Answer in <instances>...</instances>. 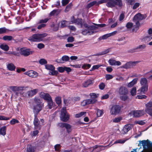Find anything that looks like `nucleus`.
I'll return each instance as SVG.
<instances>
[{"instance_id":"f257e3e1","label":"nucleus","mask_w":152,"mask_h":152,"mask_svg":"<svg viewBox=\"0 0 152 152\" xmlns=\"http://www.w3.org/2000/svg\"><path fill=\"white\" fill-rule=\"evenodd\" d=\"M47 35L46 33L37 34L33 35L28 39V40L33 42H40L43 40V38Z\"/></svg>"},{"instance_id":"f03ea898","label":"nucleus","mask_w":152,"mask_h":152,"mask_svg":"<svg viewBox=\"0 0 152 152\" xmlns=\"http://www.w3.org/2000/svg\"><path fill=\"white\" fill-rule=\"evenodd\" d=\"M40 96L47 102L49 108L51 109L53 105V102L50 95L48 93L41 92L40 94Z\"/></svg>"},{"instance_id":"7ed1b4c3","label":"nucleus","mask_w":152,"mask_h":152,"mask_svg":"<svg viewBox=\"0 0 152 152\" xmlns=\"http://www.w3.org/2000/svg\"><path fill=\"white\" fill-rule=\"evenodd\" d=\"M106 5L108 7L113 8L118 6L119 7H121L123 6L122 0H110L109 2L107 3Z\"/></svg>"},{"instance_id":"20e7f679","label":"nucleus","mask_w":152,"mask_h":152,"mask_svg":"<svg viewBox=\"0 0 152 152\" xmlns=\"http://www.w3.org/2000/svg\"><path fill=\"white\" fill-rule=\"evenodd\" d=\"M140 83L142 86L141 89L138 90V91H140L141 94H145V92H146L148 90V86L147 80L145 78H141Z\"/></svg>"},{"instance_id":"39448f33","label":"nucleus","mask_w":152,"mask_h":152,"mask_svg":"<svg viewBox=\"0 0 152 152\" xmlns=\"http://www.w3.org/2000/svg\"><path fill=\"white\" fill-rule=\"evenodd\" d=\"M60 118L61 120L64 122H67L69 118V115L67 113L66 110H64V108L63 110H62L61 111Z\"/></svg>"},{"instance_id":"423d86ee","label":"nucleus","mask_w":152,"mask_h":152,"mask_svg":"<svg viewBox=\"0 0 152 152\" xmlns=\"http://www.w3.org/2000/svg\"><path fill=\"white\" fill-rule=\"evenodd\" d=\"M82 20V19L81 18H75V17L73 16L71 17L70 24H75L77 25H79L82 28L83 25Z\"/></svg>"},{"instance_id":"0eeeda50","label":"nucleus","mask_w":152,"mask_h":152,"mask_svg":"<svg viewBox=\"0 0 152 152\" xmlns=\"http://www.w3.org/2000/svg\"><path fill=\"white\" fill-rule=\"evenodd\" d=\"M57 126L61 128H65L66 129V132L68 133H69L71 132L72 126L70 124L64 123H58Z\"/></svg>"},{"instance_id":"6e6552de","label":"nucleus","mask_w":152,"mask_h":152,"mask_svg":"<svg viewBox=\"0 0 152 152\" xmlns=\"http://www.w3.org/2000/svg\"><path fill=\"white\" fill-rule=\"evenodd\" d=\"M121 109V107L119 105H113L111 108L110 113L112 115H116L119 113Z\"/></svg>"},{"instance_id":"1a4fd4ad","label":"nucleus","mask_w":152,"mask_h":152,"mask_svg":"<svg viewBox=\"0 0 152 152\" xmlns=\"http://www.w3.org/2000/svg\"><path fill=\"white\" fill-rule=\"evenodd\" d=\"M33 124L34 126L35 129L37 130L40 129L41 128L40 122L37 118V115H34Z\"/></svg>"},{"instance_id":"9d476101","label":"nucleus","mask_w":152,"mask_h":152,"mask_svg":"<svg viewBox=\"0 0 152 152\" xmlns=\"http://www.w3.org/2000/svg\"><path fill=\"white\" fill-rule=\"evenodd\" d=\"M137 62H132L129 61L126 63L124 65L121 66V68H124L126 69L131 68H132L134 66H135Z\"/></svg>"},{"instance_id":"9b49d317","label":"nucleus","mask_w":152,"mask_h":152,"mask_svg":"<svg viewBox=\"0 0 152 152\" xmlns=\"http://www.w3.org/2000/svg\"><path fill=\"white\" fill-rule=\"evenodd\" d=\"M134 125L133 124H129L124 126L122 130L123 133L124 134H126L133 127Z\"/></svg>"},{"instance_id":"f8f14e48","label":"nucleus","mask_w":152,"mask_h":152,"mask_svg":"<svg viewBox=\"0 0 152 152\" xmlns=\"http://www.w3.org/2000/svg\"><path fill=\"white\" fill-rule=\"evenodd\" d=\"M33 51H30L29 50L25 48H21L20 49V54L21 55L25 56H27L30 54H32Z\"/></svg>"},{"instance_id":"ddd939ff","label":"nucleus","mask_w":152,"mask_h":152,"mask_svg":"<svg viewBox=\"0 0 152 152\" xmlns=\"http://www.w3.org/2000/svg\"><path fill=\"white\" fill-rule=\"evenodd\" d=\"M141 143L142 146L144 148H145L146 146L149 147H150L152 146V143H151L148 140H143L140 141V143L139 144L138 146L140 145V144Z\"/></svg>"},{"instance_id":"4468645a","label":"nucleus","mask_w":152,"mask_h":152,"mask_svg":"<svg viewBox=\"0 0 152 152\" xmlns=\"http://www.w3.org/2000/svg\"><path fill=\"white\" fill-rule=\"evenodd\" d=\"M128 92L127 88L124 86H121L119 89L118 93L120 95H126Z\"/></svg>"},{"instance_id":"2eb2a0df","label":"nucleus","mask_w":152,"mask_h":152,"mask_svg":"<svg viewBox=\"0 0 152 152\" xmlns=\"http://www.w3.org/2000/svg\"><path fill=\"white\" fill-rule=\"evenodd\" d=\"M134 117L137 118L139 117L142 115L144 114L143 110H134L132 112Z\"/></svg>"},{"instance_id":"dca6fc26","label":"nucleus","mask_w":152,"mask_h":152,"mask_svg":"<svg viewBox=\"0 0 152 152\" xmlns=\"http://www.w3.org/2000/svg\"><path fill=\"white\" fill-rule=\"evenodd\" d=\"M146 17V15L141 14L140 13H138L136 14L133 18L134 20H142L145 19Z\"/></svg>"},{"instance_id":"f3484780","label":"nucleus","mask_w":152,"mask_h":152,"mask_svg":"<svg viewBox=\"0 0 152 152\" xmlns=\"http://www.w3.org/2000/svg\"><path fill=\"white\" fill-rule=\"evenodd\" d=\"M97 100L95 99H88L84 100L82 102L83 106H84L86 105L89 104H93L95 103Z\"/></svg>"},{"instance_id":"a211bd4d","label":"nucleus","mask_w":152,"mask_h":152,"mask_svg":"<svg viewBox=\"0 0 152 152\" xmlns=\"http://www.w3.org/2000/svg\"><path fill=\"white\" fill-rule=\"evenodd\" d=\"M42 107L40 106L35 105L33 108V111L34 115H37L42 110Z\"/></svg>"},{"instance_id":"6ab92c4d","label":"nucleus","mask_w":152,"mask_h":152,"mask_svg":"<svg viewBox=\"0 0 152 152\" xmlns=\"http://www.w3.org/2000/svg\"><path fill=\"white\" fill-rule=\"evenodd\" d=\"M24 73L26 75L30 77L33 78L36 77L38 75L37 73L36 72L33 70L29 71L28 72H25Z\"/></svg>"},{"instance_id":"aec40b11","label":"nucleus","mask_w":152,"mask_h":152,"mask_svg":"<svg viewBox=\"0 0 152 152\" xmlns=\"http://www.w3.org/2000/svg\"><path fill=\"white\" fill-rule=\"evenodd\" d=\"M34 101L36 105H35L40 106L43 107V104L42 103V100L39 97H35L34 98Z\"/></svg>"},{"instance_id":"412c9836","label":"nucleus","mask_w":152,"mask_h":152,"mask_svg":"<svg viewBox=\"0 0 152 152\" xmlns=\"http://www.w3.org/2000/svg\"><path fill=\"white\" fill-rule=\"evenodd\" d=\"M37 89H34L28 91L27 92L28 96V97H32L37 93Z\"/></svg>"},{"instance_id":"4be33fe9","label":"nucleus","mask_w":152,"mask_h":152,"mask_svg":"<svg viewBox=\"0 0 152 152\" xmlns=\"http://www.w3.org/2000/svg\"><path fill=\"white\" fill-rule=\"evenodd\" d=\"M60 10L58 9L54 10L50 12L49 16L50 17L55 15L57 16L60 13Z\"/></svg>"},{"instance_id":"5701e85b","label":"nucleus","mask_w":152,"mask_h":152,"mask_svg":"<svg viewBox=\"0 0 152 152\" xmlns=\"http://www.w3.org/2000/svg\"><path fill=\"white\" fill-rule=\"evenodd\" d=\"M9 88L13 92H15L18 90H22L23 88V87H18L17 86H10Z\"/></svg>"},{"instance_id":"b1692460","label":"nucleus","mask_w":152,"mask_h":152,"mask_svg":"<svg viewBox=\"0 0 152 152\" xmlns=\"http://www.w3.org/2000/svg\"><path fill=\"white\" fill-rule=\"evenodd\" d=\"M110 48H108L107 49L104 50V51L99 53H96L95 54L93 55V56H101L105 54L109 53L110 52Z\"/></svg>"},{"instance_id":"393cba45","label":"nucleus","mask_w":152,"mask_h":152,"mask_svg":"<svg viewBox=\"0 0 152 152\" xmlns=\"http://www.w3.org/2000/svg\"><path fill=\"white\" fill-rule=\"evenodd\" d=\"M7 68L8 70L13 71H14L16 67L12 63H9L7 65Z\"/></svg>"},{"instance_id":"a878e982","label":"nucleus","mask_w":152,"mask_h":152,"mask_svg":"<svg viewBox=\"0 0 152 152\" xmlns=\"http://www.w3.org/2000/svg\"><path fill=\"white\" fill-rule=\"evenodd\" d=\"M7 127L4 126L0 129V134L4 136L6 134Z\"/></svg>"},{"instance_id":"bb28decb","label":"nucleus","mask_w":152,"mask_h":152,"mask_svg":"<svg viewBox=\"0 0 152 152\" xmlns=\"http://www.w3.org/2000/svg\"><path fill=\"white\" fill-rule=\"evenodd\" d=\"M62 60L63 61V63H64L66 62L69 61L70 62L71 61L70 60V57L66 55H64L62 56L61 57Z\"/></svg>"},{"instance_id":"cd10ccee","label":"nucleus","mask_w":152,"mask_h":152,"mask_svg":"<svg viewBox=\"0 0 152 152\" xmlns=\"http://www.w3.org/2000/svg\"><path fill=\"white\" fill-rule=\"evenodd\" d=\"M138 52L144 50L146 48V45L145 44L140 45L137 47Z\"/></svg>"},{"instance_id":"c85d7f7f","label":"nucleus","mask_w":152,"mask_h":152,"mask_svg":"<svg viewBox=\"0 0 152 152\" xmlns=\"http://www.w3.org/2000/svg\"><path fill=\"white\" fill-rule=\"evenodd\" d=\"M137 78L134 79L132 81L128 84L127 85L128 87L129 88L132 87L135 84L137 83Z\"/></svg>"},{"instance_id":"c756f323","label":"nucleus","mask_w":152,"mask_h":152,"mask_svg":"<svg viewBox=\"0 0 152 152\" xmlns=\"http://www.w3.org/2000/svg\"><path fill=\"white\" fill-rule=\"evenodd\" d=\"M92 80H88L85 81L83 85L84 87H87L89 86L92 84Z\"/></svg>"},{"instance_id":"7c9ffc66","label":"nucleus","mask_w":152,"mask_h":152,"mask_svg":"<svg viewBox=\"0 0 152 152\" xmlns=\"http://www.w3.org/2000/svg\"><path fill=\"white\" fill-rule=\"evenodd\" d=\"M0 48L4 50L5 51H8L9 49V48L8 45L6 44H1L0 45Z\"/></svg>"},{"instance_id":"2f4dec72","label":"nucleus","mask_w":152,"mask_h":152,"mask_svg":"<svg viewBox=\"0 0 152 152\" xmlns=\"http://www.w3.org/2000/svg\"><path fill=\"white\" fill-rule=\"evenodd\" d=\"M3 39L4 41H11L13 39V37L11 36L6 35L4 36Z\"/></svg>"},{"instance_id":"473e14b6","label":"nucleus","mask_w":152,"mask_h":152,"mask_svg":"<svg viewBox=\"0 0 152 152\" xmlns=\"http://www.w3.org/2000/svg\"><path fill=\"white\" fill-rule=\"evenodd\" d=\"M9 30L4 27L0 28V34H3L6 33Z\"/></svg>"},{"instance_id":"72a5a7b5","label":"nucleus","mask_w":152,"mask_h":152,"mask_svg":"<svg viewBox=\"0 0 152 152\" xmlns=\"http://www.w3.org/2000/svg\"><path fill=\"white\" fill-rule=\"evenodd\" d=\"M45 68L51 71L55 69V67L52 65H45Z\"/></svg>"},{"instance_id":"f704fd0d","label":"nucleus","mask_w":152,"mask_h":152,"mask_svg":"<svg viewBox=\"0 0 152 152\" xmlns=\"http://www.w3.org/2000/svg\"><path fill=\"white\" fill-rule=\"evenodd\" d=\"M110 37L109 34H107L100 37L98 39V40L100 41L102 39H107L108 37Z\"/></svg>"},{"instance_id":"c9c22d12","label":"nucleus","mask_w":152,"mask_h":152,"mask_svg":"<svg viewBox=\"0 0 152 152\" xmlns=\"http://www.w3.org/2000/svg\"><path fill=\"white\" fill-rule=\"evenodd\" d=\"M72 6V3L69 4L66 7L65 9V12H68L71 9Z\"/></svg>"},{"instance_id":"e433bc0d","label":"nucleus","mask_w":152,"mask_h":152,"mask_svg":"<svg viewBox=\"0 0 152 152\" xmlns=\"http://www.w3.org/2000/svg\"><path fill=\"white\" fill-rule=\"evenodd\" d=\"M145 111L146 113L152 116V108H145Z\"/></svg>"},{"instance_id":"4c0bfd02","label":"nucleus","mask_w":152,"mask_h":152,"mask_svg":"<svg viewBox=\"0 0 152 152\" xmlns=\"http://www.w3.org/2000/svg\"><path fill=\"white\" fill-rule=\"evenodd\" d=\"M50 18H46L44 19H41L39 20L38 22V24H43V23H47Z\"/></svg>"},{"instance_id":"58836bf2","label":"nucleus","mask_w":152,"mask_h":152,"mask_svg":"<svg viewBox=\"0 0 152 152\" xmlns=\"http://www.w3.org/2000/svg\"><path fill=\"white\" fill-rule=\"evenodd\" d=\"M34 147H32L30 145L27 147V152H34Z\"/></svg>"},{"instance_id":"ea45409f","label":"nucleus","mask_w":152,"mask_h":152,"mask_svg":"<svg viewBox=\"0 0 152 152\" xmlns=\"http://www.w3.org/2000/svg\"><path fill=\"white\" fill-rule=\"evenodd\" d=\"M136 88L135 87H133L130 91L131 94L132 96H134L136 95Z\"/></svg>"},{"instance_id":"a19ab883","label":"nucleus","mask_w":152,"mask_h":152,"mask_svg":"<svg viewBox=\"0 0 152 152\" xmlns=\"http://www.w3.org/2000/svg\"><path fill=\"white\" fill-rule=\"evenodd\" d=\"M86 113L85 112H81L79 113L76 114L75 115V117L76 118H79L86 114Z\"/></svg>"},{"instance_id":"79ce46f5","label":"nucleus","mask_w":152,"mask_h":152,"mask_svg":"<svg viewBox=\"0 0 152 152\" xmlns=\"http://www.w3.org/2000/svg\"><path fill=\"white\" fill-rule=\"evenodd\" d=\"M19 123V121L18 120L15 119V118H13L10 121V123L11 125H14L16 123Z\"/></svg>"},{"instance_id":"37998d69","label":"nucleus","mask_w":152,"mask_h":152,"mask_svg":"<svg viewBox=\"0 0 152 152\" xmlns=\"http://www.w3.org/2000/svg\"><path fill=\"white\" fill-rule=\"evenodd\" d=\"M39 63L41 65H44L47 64V62L45 59L44 58H42L39 60Z\"/></svg>"},{"instance_id":"c03bdc74","label":"nucleus","mask_w":152,"mask_h":152,"mask_svg":"<svg viewBox=\"0 0 152 152\" xmlns=\"http://www.w3.org/2000/svg\"><path fill=\"white\" fill-rule=\"evenodd\" d=\"M110 0H100L97 2V5H99V4L103 3H108L109 2Z\"/></svg>"},{"instance_id":"a18cd8bd","label":"nucleus","mask_w":152,"mask_h":152,"mask_svg":"<svg viewBox=\"0 0 152 152\" xmlns=\"http://www.w3.org/2000/svg\"><path fill=\"white\" fill-rule=\"evenodd\" d=\"M138 52V51L137 47L130 49L128 51V52L130 53H132L135 52Z\"/></svg>"},{"instance_id":"49530a36","label":"nucleus","mask_w":152,"mask_h":152,"mask_svg":"<svg viewBox=\"0 0 152 152\" xmlns=\"http://www.w3.org/2000/svg\"><path fill=\"white\" fill-rule=\"evenodd\" d=\"M68 22L66 20H64L61 22V27L62 28H64L66 26V24Z\"/></svg>"},{"instance_id":"de8ad7c7","label":"nucleus","mask_w":152,"mask_h":152,"mask_svg":"<svg viewBox=\"0 0 152 152\" xmlns=\"http://www.w3.org/2000/svg\"><path fill=\"white\" fill-rule=\"evenodd\" d=\"M91 65L89 64H84L82 66V68L85 69H87L91 67Z\"/></svg>"},{"instance_id":"09e8293b","label":"nucleus","mask_w":152,"mask_h":152,"mask_svg":"<svg viewBox=\"0 0 152 152\" xmlns=\"http://www.w3.org/2000/svg\"><path fill=\"white\" fill-rule=\"evenodd\" d=\"M145 108H152V101H150L145 104Z\"/></svg>"},{"instance_id":"8fccbe9b","label":"nucleus","mask_w":152,"mask_h":152,"mask_svg":"<svg viewBox=\"0 0 152 152\" xmlns=\"http://www.w3.org/2000/svg\"><path fill=\"white\" fill-rule=\"evenodd\" d=\"M121 99L123 101H125L128 99V96L126 95H123L120 96Z\"/></svg>"},{"instance_id":"3c124183","label":"nucleus","mask_w":152,"mask_h":152,"mask_svg":"<svg viewBox=\"0 0 152 152\" xmlns=\"http://www.w3.org/2000/svg\"><path fill=\"white\" fill-rule=\"evenodd\" d=\"M98 95L99 94L96 95L94 93H91L90 94V96L91 98L93 99H95L96 98L98 97Z\"/></svg>"},{"instance_id":"603ef678","label":"nucleus","mask_w":152,"mask_h":152,"mask_svg":"<svg viewBox=\"0 0 152 152\" xmlns=\"http://www.w3.org/2000/svg\"><path fill=\"white\" fill-rule=\"evenodd\" d=\"M116 60L113 59H110L109 61V63L112 66H115Z\"/></svg>"},{"instance_id":"864d4df0","label":"nucleus","mask_w":152,"mask_h":152,"mask_svg":"<svg viewBox=\"0 0 152 152\" xmlns=\"http://www.w3.org/2000/svg\"><path fill=\"white\" fill-rule=\"evenodd\" d=\"M70 0H62L61 3L63 6H65L70 1Z\"/></svg>"},{"instance_id":"5fc2aeb1","label":"nucleus","mask_w":152,"mask_h":152,"mask_svg":"<svg viewBox=\"0 0 152 152\" xmlns=\"http://www.w3.org/2000/svg\"><path fill=\"white\" fill-rule=\"evenodd\" d=\"M97 2H96V1H93L92 2H91L88 5V7H90L93 5H94L95 4H96V5H97Z\"/></svg>"},{"instance_id":"6e6d98bb","label":"nucleus","mask_w":152,"mask_h":152,"mask_svg":"<svg viewBox=\"0 0 152 152\" xmlns=\"http://www.w3.org/2000/svg\"><path fill=\"white\" fill-rule=\"evenodd\" d=\"M58 70L60 72L62 73L65 71V67H64L62 66L59 67L58 68Z\"/></svg>"},{"instance_id":"4d7b16f0","label":"nucleus","mask_w":152,"mask_h":152,"mask_svg":"<svg viewBox=\"0 0 152 152\" xmlns=\"http://www.w3.org/2000/svg\"><path fill=\"white\" fill-rule=\"evenodd\" d=\"M10 119V118L4 116L0 115V120H8Z\"/></svg>"},{"instance_id":"13d9d810","label":"nucleus","mask_w":152,"mask_h":152,"mask_svg":"<svg viewBox=\"0 0 152 152\" xmlns=\"http://www.w3.org/2000/svg\"><path fill=\"white\" fill-rule=\"evenodd\" d=\"M96 114L98 117H100L102 115L103 111L101 110L98 109L97 110Z\"/></svg>"},{"instance_id":"bf43d9fd","label":"nucleus","mask_w":152,"mask_h":152,"mask_svg":"<svg viewBox=\"0 0 152 152\" xmlns=\"http://www.w3.org/2000/svg\"><path fill=\"white\" fill-rule=\"evenodd\" d=\"M122 119L120 117H118L115 118L113 120V122L115 123H118Z\"/></svg>"},{"instance_id":"052dcab7","label":"nucleus","mask_w":152,"mask_h":152,"mask_svg":"<svg viewBox=\"0 0 152 152\" xmlns=\"http://www.w3.org/2000/svg\"><path fill=\"white\" fill-rule=\"evenodd\" d=\"M56 103L59 104L61 103V99L59 97H57L56 98Z\"/></svg>"},{"instance_id":"680f3d73","label":"nucleus","mask_w":152,"mask_h":152,"mask_svg":"<svg viewBox=\"0 0 152 152\" xmlns=\"http://www.w3.org/2000/svg\"><path fill=\"white\" fill-rule=\"evenodd\" d=\"M133 25V24L132 23L128 22L126 24V27L128 28H130L132 27Z\"/></svg>"},{"instance_id":"e2e57ef3","label":"nucleus","mask_w":152,"mask_h":152,"mask_svg":"<svg viewBox=\"0 0 152 152\" xmlns=\"http://www.w3.org/2000/svg\"><path fill=\"white\" fill-rule=\"evenodd\" d=\"M137 97L138 99H146L147 96L145 95H137Z\"/></svg>"},{"instance_id":"0e129e2a","label":"nucleus","mask_w":152,"mask_h":152,"mask_svg":"<svg viewBox=\"0 0 152 152\" xmlns=\"http://www.w3.org/2000/svg\"><path fill=\"white\" fill-rule=\"evenodd\" d=\"M105 86V84H104V83H102L99 85V88L101 90H103Z\"/></svg>"},{"instance_id":"69168bd1","label":"nucleus","mask_w":152,"mask_h":152,"mask_svg":"<svg viewBox=\"0 0 152 152\" xmlns=\"http://www.w3.org/2000/svg\"><path fill=\"white\" fill-rule=\"evenodd\" d=\"M67 42H72L74 41V38L73 37H69L67 39Z\"/></svg>"},{"instance_id":"338daca9","label":"nucleus","mask_w":152,"mask_h":152,"mask_svg":"<svg viewBox=\"0 0 152 152\" xmlns=\"http://www.w3.org/2000/svg\"><path fill=\"white\" fill-rule=\"evenodd\" d=\"M89 28L90 29H91L94 31V30L97 29L98 28L92 25L90 26L89 27Z\"/></svg>"},{"instance_id":"774afa93","label":"nucleus","mask_w":152,"mask_h":152,"mask_svg":"<svg viewBox=\"0 0 152 152\" xmlns=\"http://www.w3.org/2000/svg\"><path fill=\"white\" fill-rule=\"evenodd\" d=\"M100 66H101L99 65H94L93 66V67L92 68V69L91 71L94 70L96 69H97Z\"/></svg>"}]
</instances>
